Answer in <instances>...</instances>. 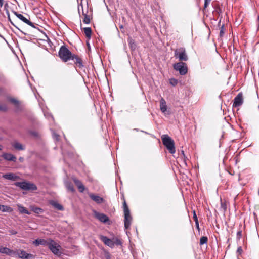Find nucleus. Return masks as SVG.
<instances>
[{"mask_svg":"<svg viewBox=\"0 0 259 259\" xmlns=\"http://www.w3.org/2000/svg\"><path fill=\"white\" fill-rule=\"evenodd\" d=\"M58 54L59 57L64 62L71 60L79 68H82L84 67L82 59L79 56L72 54L64 45L60 47Z\"/></svg>","mask_w":259,"mask_h":259,"instance_id":"nucleus-1","label":"nucleus"},{"mask_svg":"<svg viewBox=\"0 0 259 259\" xmlns=\"http://www.w3.org/2000/svg\"><path fill=\"white\" fill-rule=\"evenodd\" d=\"M163 144L171 154L176 152L174 141L167 135H163L161 136Z\"/></svg>","mask_w":259,"mask_h":259,"instance_id":"nucleus-2","label":"nucleus"},{"mask_svg":"<svg viewBox=\"0 0 259 259\" xmlns=\"http://www.w3.org/2000/svg\"><path fill=\"white\" fill-rule=\"evenodd\" d=\"M123 210L124 214V227L126 229H127L131 226L132 217L130 215V211L125 201L123 202Z\"/></svg>","mask_w":259,"mask_h":259,"instance_id":"nucleus-3","label":"nucleus"},{"mask_svg":"<svg viewBox=\"0 0 259 259\" xmlns=\"http://www.w3.org/2000/svg\"><path fill=\"white\" fill-rule=\"evenodd\" d=\"M174 54L175 57L177 58H178L181 62L186 61L188 59L185 49L184 48H180L178 49H176L175 51Z\"/></svg>","mask_w":259,"mask_h":259,"instance_id":"nucleus-4","label":"nucleus"},{"mask_svg":"<svg viewBox=\"0 0 259 259\" xmlns=\"http://www.w3.org/2000/svg\"><path fill=\"white\" fill-rule=\"evenodd\" d=\"M15 185L24 190L34 191L37 189L35 184L26 182H16Z\"/></svg>","mask_w":259,"mask_h":259,"instance_id":"nucleus-5","label":"nucleus"},{"mask_svg":"<svg viewBox=\"0 0 259 259\" xmlns=\"http://www.w3.org/2000/svg\"><path fill=\"white\" fill-rule=\"evenodd\" d=\"M173 67L174 69L176 71H178L181 75H184L187 73V66L186 63L183 62L174 64Z\"/></svg>","mask_w":259,"mask_h":259,"instance_id":"nucleus-6","label":"nucleus"},{"mask_svg":"<svg viewBox=\"0 0 259 259\" xmlns=\"http://www.w3.org/2000/svg\"><path fill=\"white\" fill-rule=\"evenodd\" d=\"M48 248L54 254L58 255L60 254L59 250L60 245L51 239H49V243L48 245Z\"/></svg>","mask_w":259,"mask_h":259,"instance_id":"nucleus-7","label":"nucleus"},{"mask_svg":"<svg viewBox=\"0 0 259 259\" xmlns=\"http://www.w3.org/2000/svg\"><path fill=\"white\" fill-rule=\"evenodd\" d=\"M15 257L18 256L22 259L33 258V255L27 253L26 251L22 250H16L15 251Z\"/></svg>","mask_w":259,"mask_h":259,"instance_id":"nucleus-8","label":"nucleus"},{"mask_svg":"<svg viewBox=\"0 0 259 259\" xmlns=\"http://www.w3.org/2000/svg\"><path fill=\"white\" fill-rule=\"evenodd\" d=\"M243 103V95L241 93H239L234 98L233 106L236 107L241 106Z\"/></svg>","mask_w":259,"mask_h":259,"instance_id":"nucleus-9","label":"nucleus"},{"mask_svg":"<svg viewBox=\"0 0 259 259\" xmlns=\"http://www.w3.org/2000/svg\"><path fill=\"white\" fill-rule=\"evenodd\" d=\"M82 8V15L84 16V18L83 19V22L86 24H88L90 23V16L88 15V7L86 10H84L83 8V6L82 4L80 5Z\"/></svg>","mask_w":259,"mask_h":259,"instance_id":"nucleus-10","label":"nucleus"},{"mask_svg":"<svg viewBox=\"0 0 259 259\" xmlns=\"http://www.w3.org/2000/svg\"><path fill=\"white\" fill-rule=\"evenodd\" d=\"M14 13L21 21L31 26L32 27H35L33 23L26 18L25 17H24L23 15L19 14L16 12H14Z\"/></svg>","mask_w":259,"mask_h":259,"instance_id":"nucleus-11","label":"nucleus"},{"mask_svg":"<svg viewBox=\"0 0 259 259\" xmlns=\"http://www.w3.org/2000/svg\"><path fill=\"white\" fill-rule=\"evenodd\" d=\"M101 240L104 242V243L107 245L108 246L111 247V248H113L114 247V243H113V240L108 238L106 236H101L100 237Z\"/></svg>","mask_w":259,"mask_h":259,"instance_id":"nucleus-12","label":"nucleus"},{"mask_svg":"<svg viewBox=\"0 0 259 259\" xmlns=\"http://www.w3.org/2000/svg\"><path fill=\"white\" fill-rule=\"evenodd\" d=\"M0 253L5 254L11 257H15V251L12 250L7 247H0Z\"/></svg>","mask_w":259,"mask_h":259,"instance_id":"nucleus-13","label":"nucleus"},{"mask_svg":"<svg viewBox=\"0 0 259 259\" xmlns=\"http://www.w3.org/2000/svg\"><path fill=\"white\" fill-rule=\"evenodd\" d=\"M90 198L94 201L95 202H96L97 204H101L102 203L104 199L103 198L101 197L100 196L95 195L93 193H90L89 194Z\"/></svg>","mask_w":259,"mask_h":259,"instance_id":"nucleus-14","label":"nucleus"},{"mask_svg":"<svg viewBox=\"0 0 259 259\" xmlns=\"http://www.w3.org/2000/svg\"><path fill=\"white\" fill-rule=\"evenodd\" d=\"M96 217L101 222L106 223L109 221V218L105 214L97 213L96 214Z\"/></svg>","mask_w":259,"mask_h":259,"instance_id":"nucleus-15","label":"nucleus"},{"mask_svg":"<svg viewBox=\"0 0 259 259\" xmlns=\"http://www.w3.org/2000/svg\"><path fill=\"white\" fill-rule=\"evenodd\" d=\"M72 180L75 184L76 185V186L77 187L79 191L81 193L83 192L85 188L83 184L81 182V181L76 179V178H73Z\"/></svg>","mask_w":259,"mask_h":259,"instance_id":"nucleus-16","label":"nucleus"},{"mask_svg":"<svg viewBox=\"0 0 259 259\" xmlns=\"http://www.w3.org/2000/svg\"><path fill=\"white\" fill-rule=\"evenodd\" d=\"M3 177L9 180L15 181L19 179V177L13 173H7L3 175Z\"/></svg>","mask_w":259,"mask_h":259,"instance_id":"nucleus-17","label":"nucleus"},{"mask_svg":"<svg viewBox=\"0 0 259 259\" xmlns=\"http://www.w3.org/2000/svg\"><path fill=\"white\" fill-rule=\"evenodd\" d=\"M49 243V240H46L43 239H37L33 241V244L36 246L42 245L44 246H48Z\"/></svg>","mask_w":259,"mask_h":259,"instance_id":"nucleus-18","label":"nucleus"},{"mask_svg":"<svg viewBox=\"0 0 259 259\" xmlns=\"http://www.w3.org/2000/svg\"><path fill=\"white\" fill-rule=\"evenodd\" d=\"M2 157L8 161L15 162L17 158L16 157L11 153H5L2 155Z\"/></svg>","mask_w":259,"mask_h":259,"instance_id":"nucleus-19","label":"nucleus"},{"mask_svg":"<svg viewBox=\"0 0 259 259\" xmlns=\"http://www.w3.org/2000/svg\"><path fill=\"white\" fill-rule=\"evenodd\" d=\"M160 108L162 113H165L167 110V105L165 100L162 98L160 100Z\"/></svg>","mask_w":259,"mask_h":259,"instance_id":"nucleus-20","label":"nucleus"},{"mask_svg":"<svg viewBox=\"0 0 259 259\" xmlns=\"http://www.w3.org/2000/svg\"><path fill=\"white\" fill-rule=\"evenodd\" d=\"M12 146L16 149L19 150H23L24 149V146L18 142H14L12 143Z\"/></svg>","mask_w":259,"mask_h":259,"instance_id":"nucleus-21","label":"nucleus"},{"mask_svg":"<svg viewBox=\"0 0 259 259\" xmlns=\"http://www.w3.org/2000/svg\"><path fill=\"white\" fill-rule=\"evenodd\" d=\"M18 209L19 211L21 213H24L26 214H30L29 211L25 207L21 206V205H18Z\"/></svg>","mask_w":259,"mask_h":259,"instance_id":"nucleus-22","label":"nucleus"},{"mask_svg":"<svg viewBox=\"0 0 259 259\" xmlns=\"http://www.w3.org/2000/svg\"><path fill=\"white\" fill-rule=\"evenodd\" d=\"M84 33L86 36V37L88 39H90L92 34V30L90 27H85L83 28Z\"/></svg>","mask_w":259,"mask_h":259,"instance_id":"nucleus-23","label":"nucleus"},{"mask_svg":"<svg viewBox=\"0 0 259 259\" xmlns=\"http://www.w3.org/2000/svg\"><path fill=\"white\" fill-rule=\"evenodd\" d=\"M51 204L54 206L55 208L59 210H63V207L59 203L55 202V201H52L51 202Z\"/></svg>","mask_w":259,"mask_h":259,"instance_id":"nucleus-24","label":"nucleus"},{"mask_svg":"<svg viewBox=\"0 0 259 259\" xmlns=\"http://www.w3.org/2000/svg\"><path fill=\"white\" fill-rule=\"evenodd\" d=\"M0 210L2 212H11L12 209L9 206L1 205H0Z\"/></svg>","mask_w":259,"mask_h":259,"instance_id":"nucleus-25","label":"nucleus"},{"mask_svg":"<svg viewBox=\"0 0 259 259\" xmlns=\"http://www.w3.org/2000/svg\"><path fill=\"white\" fill-rule=\"evenodd\" d=\"M66 187L68 190L70 191V192H74L75 191L73 185L71 183H67L66 184Z\"/></svg>","mask_w":259,"mask_h":259,"instance_id":"nucleus-26","label":"nucleus"},{"mask_svg":"<svg viewBox=\"0 0 259 259\" xmlns=\"http://www.w3.org/2000/svg\"><path fill=\"white\" fill-rule=\"evenodd\" d=\"M9 100L12 103L14 104L15 106H16V107H18L19 106L20 103L19 101H18L16 99L13 98H10L9 99Z\"/></svg>","mask_w":259,"mask_h":259,"instance_id":"nucleus-27","label":"nucleus"},{"mask_svg":"<svg viewBox=\"0 0 259 259\" xmlns=\"http://www.w3.org/2000/svg\"><path fill=\"white\" fill-rule=\"evenodd\" d=\"M207 241H208L207 237H206V236H203V237L200 238V245H203L204 244H206V243H207Z\"/></svg>","mask_w":259,"mask_h":259,"instance_id":"nucleus-28","label":"nucleus"},{"mask_svg":"<svg viewBox=\"0 0 259 259\" xmlns=\"http://www.w3.org/2000/svg\"><path fill=\"white\" fill-rule=\"evenodd\" d=\"M114 240L113 241L114 245H122V242L120 239H119L118 238H115Z\"/></svg>","mask_w":259,"mask_h":259,"instance_id":"nucleus-29","label":"nucleus"},{"mask_svg":"<svg viewBox=\"0 0 259 259\" xmlns=\"http://www.w3.org/2000/svg\"><path fill=\"white\" fill-rule=\"evenodd\" d=\"M32 210L34 212L38 214L42 212V209L38 207H34L32 208Z\"/></svg>","mask_w":259,"mask_h":259,"instance_id":"nucleus-30","label":"nucleus"},{"mask_svg":"<svg viewBox=\"0 0 259 259\" xmlns=\"http://www.w3.org/2000/svg\"><path fill=\"white\" fill-rule=\"evenodd\" d=\"M8 109L7 106L5 104H0V111H6Z\"/></svg>","mask_w":259,"mask_h":259,"instance_id":"nucleus-31","label":"nucleus"},{"mask_svg":"<svg viewBox=\"0 0 259 259\" xmlns=\"http://www.w3.org/2000/svg\"><path fill=\"white\" fill-rule=\"evenodd\" d=\"M170 83L173 86H175L178 83V80L175 78H171L169 80Z\"/></svg>","mask_w":259,"mask_h":259,"instance_id":"nucleus-32","label":"nucleus"},{"mask_svg":"<svg viewBox=\"0 0 259 259\" xmlns=\"http://www.w3.org/2000/svg\"><path fill=\"white\" fill-rule=\"evenodd\" d=\"M104 258L105 259H111V255L109 252L105 251L104 253Z\"/></svg>","mask_w":259,"mask_h":259,"instance_id":"nucleus-33","label":"nucleus"},{"mask_svg":"<svg viewBox=\"0 0 259 259\" xmlns=\"http://www.w3.org/2000/svg\"><path fill=\"white\" fill-rule=\"evenodd\" d=\"M224 34V25H223L221 27L220 31V36L221 37L223 36Z\"/></svg>","mask_w":259,"mask_h":259,"instance_id":"nucleus-34","label":"nucleus"},{"mask_svg":"<svg viewBox=\"0 0 259 259\" xmlns=\"http://www.w3.org/2000/svg\"><path fill=\"white\" fill-rule=\"evenodd\" d=\"M211 0H204V9H205L209 5Z\"/></svg>","mask_w":259,"mask_h":259,"instance_id":"nucleus-35","label":"nucleus"},{"mask_svg":"<svg viewBox=\"0 0 259 259\" xmlns=\"http://www.w3.org/2000/svg\"><path fill=\"white\" fill-rule=\"evenodd\" d=\"M242 236V231L240 230L237 233V238L240 239Z\"/></svg>","mask_w":259,"mask_h":259,"instance_id":"nucleus-36","label":"nucleus"},{"mask_svg":"<svg viewBox=\"0 0 259 259\" xmlns=\"http://www.w3.org/2000/svg\"><path fill=\"white\" fill-rule=\"evenodd\" d=\"M242 251L243 250L242 247L241 246L238 247L237 250V253H239V254H241Z\"/></svg>","mask_w":259,"mask_h":259,"instance_id":"nucleus-37","label":"nucleus"},{"mask_svg":"<svg viewBox=\"0 0 259 259\" xmlns=\"http://www.w3.org/2000/svg\"><path fill=\"white\" fill-rule=\"evenodd\" d=\"M193 219L195 222L198 221L197 215L195 211H193Z\"/></svg>","mask_w":259,"mask_h":259,"instance_id":"nucleus-38","label":"nucleus"},{"mask_svg":"<svg viewBox=\"0 0 259 259\" xmlns=\"http://www.w3.org/2000/svg\"><path fill=\"white\" fill-rule=\"evenodd\" d=\"M9 232L12 235H16L17 233V232L15 230H10Z\"/></svg>","mask_w":259,"mask_h":259,"instance_id":"nucleus-39","label":"nucleus"},{"mask_svg":"<svg viewBox=\"0 0 259 259\" xmlns=\"http://www.w3.org/2000/svg\"><path fill=\"white\" fill-rule=\"evenodd\" d=\"M130 44L131 45V47L132 48H133V47H135V45L134 44V42H132V40H131L130 41Z\"/></svg>","mask_w":259,"mask_h":259,"instance_id":"nucleus-40","label":"nucleus"},{"mask_svg":"<svg viewBox=\"0 0 259 259\" xmlns=\"http://www.w3.org/2000/svg\"><path fill=\"white\" fill-rule=\"evenodd\" d=\"M4 0H0V8L3 6Z\"/></svg>","mask_w":259,"mask_h":259,"instance_id":"nucleus-41","label":"nucleus"},{"mask_svg":"<svg viewBox=\"0 0 259 259\" xmlns=\"http://www.w3.org/2000/svg\"><path fill=\"white\" fill-rule=\"evenodd\" d=\"M195 222V224H196V226L197 227V228L198 229H199V223H198V221H197V222Z\"/></svg>","mask_w":259,"mask_h":259,"instance_id":"nucleus-42","label":"nucleus"},{"mask_svg":"<svg viewBox=\"0 0 259 259\" xmlns=\"http://www.w3.org/2000/svg\"><path fill=\"white\" fill-rule=\"evenodd\" d=\"M78 13L79 14V15L80 16V7H79V6H78Z\"/></svg>","mask_w":259,"mask_h":259,"instance_id":"nucleus-43","label":"nucleus"},{"mask_svg":"<svg viewBox=\"0 0 259 259\" xmlns=\"http://www.w3.org/2000/svg\"><path fill=\"white\" fill-rule=\"evenodd\" d=\"M87 45L88 46V47H90V44L88 42H87Z\"/></svg>","mask_w":259,"mask_h":259,"instance_id":"nucleus-44","label":"nucleus"},{"mask_svg":"<svg viewBox=\"0 0 259 259\" xmlns=\"http://www.w3.org/2000/svg\"><path fill=\"white\" fill-rule=\"evenodd\" d=\"M2 146L1 145H0V150H1L2 149Z\"/></svg>","mask_w":259,"mask_h":259,"instance_id":"nucleus-45","label":"nucleus"},{"mask_svg":"<svg viewBox=\"0 0 259 259\" xmlns=\"http://www.w3.org/2000/svg\"><path fill=\"white\" fill-rule=\"evenodd\" d=\"M9 20H10V17H9ZM10 21H11V23L12 24L14 25V24H13V23H12V22L11 20H10Z\"/></svg>","mask_w":259,"mask_h":259,"instance_id":"nucleus-46","label":"nucleus"},{"mask_svg":"<svg viewBox=\"0 0 259 259\" xmlns=\"http://www.w3.org/2000/svg\"><path fill=\"white\" fill-rule=\"evenodd\" d=\"M2 89L0 88V93H1L2 92Z\"/></svg>","mask_w":259,"mask_h":259,"instance_id":"nucleus-47","label":"nucleus"},{"mask_svg":"<svg viewBox=\"0 0 259 259\" xmlns=\"http://www.w3.org/2000/svg\"><path fill=\"white\" fill-rule=\"evenodd\" d=\"M182 153L183 154V155H184V152L183 151H182Z\"/></svg>","mask_w":259,"mask_h":259,"instance_id":"nucleus-48","label":"nucleus"},{"mask_svg":"<svg viewBox=\"0 0 259 259\" xmlns=\"http://www.w3.org/2000/svg\"><path fill=\"white\" fill-rule=\"evenodd\" d=\"M14 1H15V2H17L16 0H14Z\"/></svg>","mask_w":259,"mask_h":259,"instance_id":"nucleus-49","label":"nucleus"}]
</instances>
